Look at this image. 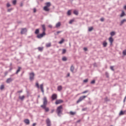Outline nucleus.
Masks as SVG:
<instances>
[{
    "label": "nucleus",
    "instance_id": "1",
    "mask_svg": "<svg viewBox=\"0 0 126 126\" xmlns=\"http://www.w3.org/2000/svg\"><path fill=\"white\" fill-rule=\"evenodd\" d=\"M48 104V100H47V97H44L43 98V104L40 106L41 108L45 110L46 113L49 112L50 109L49 107H47V104Z\"/></svg>",
    "mask_w": 126,
    "mask_h": 126
},
{
    "label": "nucleus",
    "instance_id": "2",
    "mask_svg": "<svg viewBox=\"0 0 126 126\" xmlns=\"http://www.w3.org/2000/svg\"><path fill=\"white\" fill-rule=\"evenodd\" d=\"M56 113L59 117L63 115V105H60L56 109Z\"/></svg>",
    "mask_w": 126,
    "mask_h": 126
},
{
    "label": "nucleus",
    "instance_id": "3",
    "mask_svg": "<svg viewBox=\"0 0 126 126\" xmlns=\"http://www.w3.org/2000/svg\"><path fill=\"white\" fill-rule=\"evenodd\" d=\"M86 97H87V95H83L82 96H80L76 102L77 104H78V103H80V102H81V101L83 100L84 99H85Z\"/></svg>",
    "mask_w": 126,
    "mask_h": 126
},
{
    "label": "nucleus",
    "instance_id": "4",
    "mask_svg": "<svg viewBox=\"0 0 126 126\" xmlns=\"http://www.w3.org/2000/svg\"><path fill=\"white\" fill-rule=\"evenodd\" d=\"M45 35L46 32H43L42 33L38 34L36 37L38 38V39H41V38H43Z\"/></svg>",
    "mask_w": 126,
    "mask_h": 126
},
{
    "label": "nucleus",
    "instance_id": "5",
    "mask_svg": "<svg viewBox=\"0 0 126 126\" xmlns=\"http://www.w3.org/2000/svg\"><path fill=\"white\" fill-rule=\"evenodd\" d=\"M34 76H35L34 72H32L30 73V80H31V81H32V80H34Z\"/></svg>",
    "mask_w": 126,
    "mask_h": 126
},
{
    "label": "nucleus",
    "instance_id": "6",
    "mask_svg": "<svg viewBox=\"0 0 126 126\" xmlns=\"http://www.w3.org/2000/svg\"><path fill=\"white\" fill-rule=\"evenodd\" d=\"M46 123L47 126H52V123L51 122V120L49 118H47L46 119Z\"/></svg>",
    "mask_w": 126,
    "mask_h": 126
},
{
    "label": "nucleus",
    "instance_id": "7",
    "mask_svg": "<svg viewBox=\"0 0 126 126\" xmlns=\"http://www.w3.org/2000/svg\"><path fill=\"white\" fill-rule=\"evenodd\" d=\"M62 103H63V100L62 99L57 100L55 102V104L56 105H59V104H62Z\"/></svg>",
    "mask_w": 126,
    "mask_h": 126
},
{
    "label": "nucleus",
    "instance_id": "8",
    "mask_svg": "<svg viewBox=\"0 0 126 126\" xmlns=\"http://www.w3.org/2000/svg\"><path fill=\"white\" fill-rule=\"evenodd\" d=\"M27 32V29L26 28L22 29L21 31V34H25Z\"/></svg>",
    "mask_w": 126,
    "mask_h": 126
},
{
    "label": "nucleus",
    "instance_id": "9",
    "mask_svg": "<svg viewBox=\"0 0 126 126\" xmlns=\"http://www.w3.org/2000/svg\"><path fill=\"white\" fill-rule=\"evenodd\" d=\"M51 98L52 99V100L54 101V100H56L57 98H58V96L57 95V94H52Z\"/></svg>",
    "mask_w": 126,
    "mask_h": 126
},
{
    "label": "nucleus",
    "instance_id": "10",
    "mask_svg": "<svg viewBox=\"0 0 126 126\" xmlns=\"http://www.w3.org/2000/svg\"><path fill=\"white\" fill-rule=\"evenodd\" d=\"M12 81H13V79L11 78H9L6 80V83H10Z\"/></svg>",
    "mask_w": 126,
    "mask_h": 126
},
{
    "label": "nucleus",
    "instance_id": "11",
    "mask_svg": "<svg viewBox=\"0 0 126 126\" xmlns=\"http://www.w3.org/2000/svg\"><path fill=\"white\" fill-rule=\"evenodd\" d=\"M109 41L110 43V45H113V42H114V39L112 36L109 38Z\"/></svg>",
    "mask_w": 126,
    "mask_h": 126
},
{
    "label": "nucleus",
    "instance_id": "12",
    "mask_svg": "<svg viewBox=\"0 0 126 126\" xmlns=\"http://www.w3.org/2000/svg\"><path fill=\"white\" fill-rule=\"evenodd\" d=\"M24 122L27 125L30 124V121L29 119H25Z\"/></svg>",
    "mask_w": 126,
    "mask_h": 126
},
{
    "label": "nucleus",
    "instance_id": "13",
    "mask_svg": "<svg viewBox=\"0 0 126 126\" xmlns=\"http://www.w3.org/2000/svg\"><path fill=\"white\" fill-rule=\"evenodd\" d=\"M43 84H41L40 85V89H41V92H42V93L44 94V88L43 87Z\"/></svg>",
    "mask_w": 126,
    "mask_h": 126
},
{
    "label": "nucleus",
    "instance_id": "14",
    "mask_svg": "<svg viewBox=\"0 0 126 126\" xmlns=\"http://www.w3.org/2000/svg\"><path fill=\"white\" fill-rule=\"evenodd\" d=\"M41 27L42 28L43 32H46V26H45V25H42L41 26Z\"/></svg>",
    "mask_w": 126,
    "mask_h": 126
},
{
    "label": "nucleus",
    "instance_id": "15",
    "mask_svg": "<svg viewBox=\"0 0 126 126\" xmlns=\"http://www.w3.org/2000/svg\"><path fill=\"white\" fill-rule=\"evenodd\" d=\"M102 45H103V48H106V47H107V45H108V43H107L106 41H104Z\"/></svg>",
    "mask_w": 126,
    "mask_h": 126
},
{
    "label": "nucleus",
    "instance_id": "16",
    "mask_svg": "<svg viewBox=\"0 0 126 126\" xmlns=\"http://www.w3.org/2000/svg\"><path fill=\"white\" fill-rule=\"evenodd\" d=\"M21 70V67L19 66L18 67V69L17 70L16 72H15V74H18V72H19Z\"/></svg>",
    "mask_w": 126,
    "mask_h": 126
},
{
    "label": "nucleus",
    "instance_id": "17",
    "mask_svg": "<svg viewBox=\"0 0 126 126\" xmlns=\"http://www.w3.org/2000/svg\"><path fill=\"white\" fill-rule=\"evenodd\" d=\"M61 22H59L58 23L56 24L55 27L56 28H59V27H61Z\"/></svg>",
    "mask_w": 126,
    "mask_h": 126
},
{
    "label": "nucleus",
    "instance_id": "18",
    "mask_svg": "<svg viewBox=\"0 0 126 126\" xmlns=\"http://www.w3.org/2000/svg\"><path fill=\"white\" fill-rule=\"evenodd\" d=\"M43 9L45 10V11H50V9L48 8V7L46 6L44 7Z\"/></svg>",
    "mask_w": 126,
    "mask_h": 126
},
{
    "label": "nucleus",
    "instance_id": "19",
    "mask_svg": "<svg viewBox=\"0 0 126 126\" xmlns=\"http://www.w3.org/2000/svg\"><path fill=\"white\" fill-rule=\"evenodd\" d=\"M126 111H123L121 110L119 113V116H123V115H125V113H126Z\"/></svg>",
    "mask_w": 126,
    "mask_h": 126
},
{
    "label": "nucleus",
    "instance_id": "20",
    "mask_svg": "<svg viewBox=\"0 0 126 126\" xmlns=\"http://www.w3.org/2000/svg\"><path fill=\"white\" fill-rule=\"evenodd\" d=\"M125 21H126V19H124L122 20L120 22V26H122V25H123V24H124V23H125Z\"/></svg>",
    "mask_w": 126,
    "mask_h": 126
},
{
    "label": "nucleus",
    "instance_id": "21",
    "mask_svg": "<svg viewBox=\"0 0 126 126\" xmlns=\"http://www.w3.org/2000/svg\"><path fill=\"white\" fill-rule=\"evenodd\" d=\"M63 90V87L62 86H59L57 88L58 91H62Z\"/></svg>",
    "mask_w": 126,
    "mask_h": 126
},
{
    "label": "nucleus",
    "instance_id": "22",
    "mask_svg": "<svg viewBox=\"0 0 126 126\" xmlns=\"http://www.w3.org/2000/svg\"><path fill=\"white\" fill-rule=\"evenodd\" d=\"M37 49H38L39 52H43V50L44 49V47H39L37 48Z\"/></svg>",
    "mask_w": 126,
    "mask_h": 126
},
{
    "label": "nucleus",
    "instance_id": "23",
    "mask_svg": "<svg viewBox=\"0 0 126 126\" xmlns=\"http://www.w3.org/2000/svg\"><path fill=\"white\" fill-rule=\"evenodd\" d=\"M24 98H25V96L24 95H23L22 96H19V99L21 100V101H23V100H24Z\"/></svg>",
    "mask_w": 126,
    "mask_h": 126
},
{
    "label": "nucleus",
    "instance_id": "24",
    "mask_svg": "<svg viewBox=\"0 0 126 126\" xmlns=\"http://www.w3.org/2000/svg\"><path fill=\"white\" fill-rule=\"evenodd\" d=\"M47 7H49V6H51V2H47L46 3V6Z\"/></svg>",
    "mask_w": 126,
    "mask_h": 126
},
{
    "label": "nucleus",
    "instance_id": "25",
    "mask_svg": "<svg viewBox=\"0 0 126 126\" xmlns=\"http://www.w3.org/2000/svg\"><path fill=\"white\" fill-rule=\"evenodd\" d=\"M74 70V67L73 66V65H71L70 67V71H71V72H73Z\"/></svg>",
    "mask_w": 126,
    "mask_h": 126
},
{
    "label": "nucleus",
    "instance_id": "26",
    "mask_svg": "<svg viewBox=\"0 0 126 126\" xmlns=\"http://www.w3.org/2000/svg\"><path fill=\"white\" fill-rule=\"evenodd\" d=\"M125 15H126V13H125V11H122V12L120 15L121 17H123V16H125Z\"/></svg>",
    "mask_w": 126,
    "mask_h": 126
},
{
    "label": "nucleus",
    "instance_id": "27",
    "mask_svg": "<svg viewBox=\"0 0 126 126\" xmlns=\"http://www.w3.org/2000/svg\"><path fill=\"white\" fill-rule=\"evenodd\" d=\"M62 32H63V31H58L54 33V35H55V36H57V35H59L60 33H62Z\"/></svg>",
    "mask_w": 126,
    "mask_h": 126
},
{
    "label": "nucleus",
    "instance_id": "28",
    "mask_svg": "<svg viewBox=\"0 0 126 126\" xmlns=\"http://www.w3.org/2000/svg\"><path fill=\"white\" fill-rule=\"evenodd\" d=\"M64 41V39L62 38L61 40L59 42V44H62L63 43V41Z\"/></svg>",
    "mask_w": 126,
    "mask_h": 126
},
{
    "label": "nucleus",
    "instance_id": "29",
    "mask_svg": "<svg viewBox=\"0 0 126 126\" xmlns=\"http://www.w3.org/2000/svg\"><path fill=\"white\" fill-rule=\"evenodd\" d=\"M67 15H68L69 16L71 15V11L70 10H69L67 12Z\"/></svg>",
    "mask_w": 126,
    "mask_h": 126
},
{
    "label": "nucleus",
    "instance_id": "30",
    "mask_svg": "<svg viewBox=\"0 0 126 126\" xmlns=\"http://www.w3.org/2000/svg\"><path fill=\"white\" fill-rule=\"evenodd\" d=\"M73 13L74 14H75V15H77L78 14V11H76V10H74L73 11Z\"/></svg>",
    "mask_w": 126,
    "mask_h": 126
},
{
    "label": "nucleus",
    "instance_id": "31",
    "mask_svg": "<svg viewBox=\"0 0 126 126\" xmlns=\"http://www.w3.org/2000/svg\"><path fill=\"white\" fill-rule=\"evenodd\" d=\"M75 114H76V112H73L72 111H70V115H71V116H74V115H75Z\"/></svg>",
    "mask_w": 126,
    "mask_h": 126
},
{
    "label": "nucleus",
    "instance_id": "32",
    "mask_svg": "<svg viewBox=\"0 0 126 126\" xmlns=\"http://www.w3.org/2000/svg\"><path fill=\"white\" fill-rule=\"evenodd\" d=\"M0 89L1 90H3V89H4V85H1L0 87Z\"/></svg>",
    "mask_w": 126,
    "mask_h": 126
},
{
    "label": "nucleus",
    "instance_id": "33",
    "mask_svg": "<svg viewBox=\"0 0 126 126\" xmlns=\"http://www.w3.org/2000/svg\"><path fill=\"white\" fill-rule=\"evenodd\" d=\"M110 35L111 36H115V35H116V32H112L110 33Z\"/></svg>",
    "mask_w": 126,
    "mask_h": 126
},
{
    "label": "nucleus",
    "instance_id": "34",
    "mask_svg": "<svg viewBox=\"0 0 126 126\" xmlns=\"http://www.w3.org/2000/svg\"><path fill=\"white\" fill-rule=\"evenodd\" d=\"M62 61H63V62H66V61H67V58H66L65 57H63L62 58Z\"/></svg>",
    "mask_w": 126,
    "mask_h": 126
},
{
    "label": "nucleus",
    "instance_id": "35",
    "mask_svg": "<svg viewBox=\"0 0 126 126\" xmlns=\"http://www.w3.org/2000/svg\"><path fill=\"white\" fill-rule=\"evenodd\" d=\"M51 43H48L46 44V47H47V48L51 47Z\"/></svg>",
    "mask_w": 126,
    "mask_h": 126
},
{
    "label": "nucleus",
    "instance_id": "36",
    "mask_svg": "<svg viewBox=\"0 0 126 126\" xmlns=\"http://www.w3.org/2000/svg\"><path fill=\"white\" fill-rule=\"evenodd\" d=\"M39 29H37L35 31V34L37 35V34H39Z\"/></svg>",
    "mask_w": 126,
    "mask_h": 126
},
{
    "label": "nucleus",
    "instance_id": "37",
    "mask_svg": "<svg viewBox=\"0 0 126 126\" xmlns=\"http://www.w3.org/2000/svg\"><path fill=\"white\" fill-rule=\"evenodd\" d=\"M12 10H13V8H10L7 9V12H11Z\"/></svg>",
    "mask_w": 126,
    "mask_h": 126
},
{
    "label": "nucleus",
    "instance_id": "38",
    "mask_svg": "<svg viewBox=\"0 0 126 126\" xmlns=\"http://www.w3.org/2000/svg\"><path fill=\"white\" fill-rule=\"evenodd\" d=\"M123 56H126V49L123 50Z\"/></svg>",
    "mask_w": 126,
    "mask_h": 126
},
{
    "label": "nucleus",
    "instance_id": "39",
    "mask_svg": "<svg viewBox=\"0 0 126 126\" xmlns=\"http://www.w3.org/2000/svg\"><path fill=\"white\" fill-rule=\"evenodd\" d=\"M104 101L105 102H108L109 101H110V99H108V97H106L105 98H104Z\"/></svg>",
    "mask_w": 126,
    "mask_h": 126
},
{
    "label": "nucleus",
    "instance_id": "40",
    "mask_svg": "<svg viewBox=\"0 0 126 126\" xmlns=\"http://www.w3.org/2000/svg\"><path fill=\"white\" fill-rule=\"evenodd\" d=\"M105 76L107 78H109V73L108 72H105Z\"/></svg>",
    "mask_w": 126,
    "mask_h": 126
},
{
    "label": "nucleus",
    "instance_id": "41",
    "mask_svg": "<svg viewBox=\"0 0 126 126\" xmlns=\"http://www.w3.org/2000/svg\"><path fill=\"white\" fill-rule=\"evenodd\" d=\"M92 30H93V27L89 28L88 31H89V32H91V31H92Z\"/></svg>",
    "mask_w": 126,
    "mask_h": 126
},
{
    "label": "nucleus",
    "instance_id": "42",
    "mask_svg": "<svg viewBox=\"0 0 126 126\" xmlns=\"http://www.w3.org/2000/svg\"><path fill=\"white\" fill-rule=\"evenodd\" d=\"M35 86L36 87H37V88L39 89L40 88V86H39V83H36L35 84Z\"/></svg>",
    "mask_w": 126,
    "mask_h": 126
},
{
    "label": "nucleus",
    "instance_id": "43",
    "mask_svg": "<svg viewBox=\"0 0 126 126\" xmlns=\"http://www.w3.org/2000/svg\"><path fill=\"white\" fill-rule=\"evenodd\" d=\"M66 52V49H63L62 51V54H65Z\"/></svg>",
    "mask_w": 126,
    "mask_h": 126
},
{
    "label": "nucleus",
    "instance_id": "44",
    "mask_svg": "<svg viewBox=\"0 0 126 126\" xmlns=\"http://www.w3.org/2000/svg\"><path fill=\"white\" fill-rule=\"evenodd\" d=\"M88 92H89V91L86 90L82 93V94H85V93H88Z\"/></svg>",
    "mask_w": 126,
    "mask_h": 126
},
{
    "label": "nucleus",
    "instance_id": "45",
    "mask_svg": "<svg viewBox=\"0 0 126 126\" xmlns=\"http://www.w3.org/2000/svg\"><path fill=\"white\" fill-rule=\"evenodd\" d=\"M16 2H17V0H14L12 2L13 4H14V5H15V4H16Z\"/></svg>",
    "mask_w": 126,
    "mask_h": 126
},
{
    "label": "nucleus",
    "instance_id": "46",
    "mask_svg": "<svg viewBox=\"0 0 126 126\" xmlns=\"http://www.w3.org/2000/svg\"><path fill=\"white\" fill-rule=\"evenodd\" d=\"M74 21V20H73V19L70 20L69 21V24H72V22H73Z\"/></svg>",
    "mask_w": 126,
    "mask_h": 126
},
{
    "label": "nucleus",
    "instance_id": "47",
    "mask_svg": "<svg viewBox=\"0 0 126 126\" xmlns=\"http://www.w3.org/2000/svg\"><path fill=\"white\" fill-rule=\"evenodd\" d=\"M110 69H111L112 71H115V69H114V66H110Z\"/></svg>",
    "mask_w": 126,
    "mask_h": 126
},
{
    "label": "nucleus",
    "instance_id": "48",
    "mask_svg": "<svg viewBox=\"0 0 126 126\" xmlns=\"http://www.w3.org/2000/svg\"><path fill=\"white\" fill-rule=\"evenodd\" d=\"M83 82H84V83H86V82H88V79H86L84 80Z\"/></svg>",
    "mask_w": 126,
    "mask_h": 126
},
{
    "label": "nucleus",
    "instance_id": "49",
    "mask_svg": "<svg viewBox=\"0 0 126 126\" xmlns=\"http://www.w3.org/2000/svg\"><path fill=\"white\" fill-rule=\"evenodd\" d=\"M6 6H7V7H9L10 6H11V5H10V4H9V3H7L6 4Z\"/></svg>",
    "mask_w": 126,
    "mask_h": 126
},
{
    "label": "nucleus",
    "instance_id": "50",
    "mask_svg": "<svg viewBox=\"0 0 126 126\" xmlns=\"http://www.w3.org/2000/svg\"><path fill=\"white\" fill-rule=\"evenodd\" d=\"M91 84H94L95 83V80H93L91 82Z\"/></svg>",
    "mask_w": 126,
    "mask_h": 126
},
{
    "label": "nucleus",
    "instance_id": "51",
    "mask_svg": "<svg viewBox=\"0 0 126 126\" xmlns=\"http://www.w3.org/2000/svg\"><path fill=\"white\" fill-rule=\"evenodd\" d=\"M48 27H49V28L52 29V28H53V26H52V25H49L48 26Z\"/></svg>",
    "mask_w": 126,
    "mask_h": 126
},
{
    "label": "nucleus",
    "instance_id": "52",
    "mask_svg": "<svg viewBox=\"0 0 126 126\" xmlns=\"http://www.w3.org/2000/svg\"><path fill=\"white\" fill-rule=\"evenodd\" d=\"M100 21H101V22H104V18H101L100 19Z\"/></svg>",
    "mask_w": 126,
    "mask_h": 126
},
{
    "label": "nucleus",
    "instance_id": "53",
    "mask_svg": "<svg viewBox=\"0 0 126 126\" xmlns=\"http://www.w3.org/2000/svg\"><path fill=\"white\" fill-rule=\"evenodd\" d=\"M7 73H8V71H5V72H4L5 75V76L7 75Z\"/></svg>",
    "mask_w": 126,
    "mask_h": 126
},
{
    "label": "nucleus",
    "instance_id": "54",
    "mask_svg": "<svg viewBox=\"0 0 126 126\" xmlns=\"http://www.w3.org/2000/svg\"><path fill=\"white\" fill-rule=\"evenodd\" d=\"M54 112H55V109H52L51 112V114H53Z\"/></svg>",
    "mask_w": 126,
    "mask_h": 126
},
{
    "label": "nucleus",
    "instance_id": "55",
    "mask_svg": "<svg viewBox=\"0 0 126 126\" xmlns=\"http://www.w3.org/2000/svg\"><path fill=\"white\" fill-rule=\"evenodd\" d=\"M84 51H85V52H86L88 49H87V48L85 47V48H84Z\"/></svg>",
    "mask_w": 126,
    "mask_h": 126
},
{
    "label": "nucleus",
    "instance_id": "56",
    "mask_svg": "<svg viewBox=\"0 0 126 126\" xmlns=\"http://www.w3.org/2000/svg\"><path fill=\"white\" fill-rule=\"evenodd\" d=\"M22 90H21V91H19L17 92V93H22Z\"/></svg>",
    "mask_w": 126,
    "mask_h": 126
},
{
    "label": "nucleus",
    "instance_id": "57",
    "mask_svg": "<svg viewBox=\"0 0 126 126\" xmlns=\"http://www.w3.org/2000/svg\"><path fill=\"white\" fill-rule=\"evenodd\" d=\"M36 8H33V12L34 13H35V12H36Z\"/></svg>",
    "mask_w": 126,
    "mask_h": 126
},
{
    "label": "nucleus",
    "instance_id": "58",
    "mask_svg": "<svg viewBox=\"0 0 126 126\" xmlns=\"http://www.w3.org/2000/svg\"><path fill=\"white\" fill-rule=\"evenodd\" d=\"M80 122H81V120H78V121L76 122V123H80Z\"/></svg>",
    "mask_w": 126,
    "mask_h": 126
},
{
    "label": "nucleus",
    "instance_id": "59",
    "mask_svg": "<svg viewBox=\"0 0 126 126\" xmlns=\"http://www.w3.org/2000/svg\"><path fill=\"white\" fill-rule=\"evenodd\" d=\"M82 111H86V108H83L82 109Z\"/></svg>",
    "mask_w": 126,
    "mask_h": 126
},
{
    "label": "nucleus",
    "instance_id": "60",
    "mask_svg": "<svg viewBox=\"0 0 126 126\" xmlns=\"http://www.w3.org/2000/svg\"><path fill=\"white\" fill-rule=\"evenodd\" d=\"M36 126V123H33V124H32V126Z\"/></svg>",
    "mask_w": 126,
    "mask_h": 126
},
{
    "label": "nucleus",
    "instance_id": "61",
    "mask_svg": "<svg viewBox=\"0 0 126 126\" xmlns=\"http://www.w3.org/2000/svg\"><path fill=\"white\" fill-rule=\"evenodd\" d=\"M69 75H70V74L69 73H68V74H67V77L69 76Z\"/></svg>",
    "mask_w": 126,
    "mask_h": 126
},
{
    "label": "nucleus",
    "instance_id": "62",
    "mask_svg": "<svg viewBox=\"0 0 126 126\" xmlns=\"http://www.w3.org/2000/svg\"><path fill=\"white\" fill-rule=\"evenodd\" d=\"M124 9L126 10V5L124 6Z\"/></svg>",
    "mask_w": 126,
    "mask_h": 126
},
{
    "label": "nucleus",
    "instance_id": "63",
    "mask_svg": "<svg viewBox=\"0 0 126 126\" xmlns=\"http://www.w3.org/2000/svg\"><path fill=\"white\" fill-rule=\"evenodd\" d=\"M94 66H96V63H94Z\"/></svg>",
    "mask_w": 126,
    "mask_h": 126
},
{
    "label": "nucleus",
    "instance_id": "64",
    "mask_svg": "<svg viewBox=\"0 0 126 126\" xmlns=\"http://www.w3.org/2000/svg\"><path fill=\"white\" fill-rule=\"evenodd\" d=\"M126 98H124V102H126Z\"/></svg>",
    "mask_w": 126,
    "mask_h": 126
}]
</instances>
